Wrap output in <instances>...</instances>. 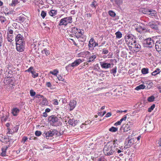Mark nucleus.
<instances>
[{"label":"nucleus","mask_w":161,"mask_h":161,"mask_svg":"<svg viewBox=\"0 0 161 161\" xmlns=\"http://www.w3.org/2000/svg\"><path fill=\"white\" fill-rule=\"evenodd\" d=\"M116 146H113L112 144L108 142L104 146L103 152L106 155L109 156L112 155L115 152Z\"/></svg>","instance_id":"1"},{"label":"nucleus","mask_w":161,"mask_h":161,"mask_svg":"<svg viewBox=\"0 0 161 161\" xmlns=\"http://www.w3.org/2000/svg\"><path fill=\"white\" fill-rule=\"evenodd\" d=\"M129 49L131 51H134L135 52H137L140 50L141 46L139 44L137 43L136 41L134 40L132 42V44L128 46Z\"/></svg>","instance_id":"2"},{"label":"nucleus","mask_w":161,"mask_h":161,"mask_svg":"<svg viewBox=\"0 0 161 161\" xmlns=\"http://www.w3.org/2000/svg\"><path fill=\"white\" fill-rule=\"evenodd\" d=\"M72 22V18L71 16L64 18L61 19L58 24V25L66 26L68 24Z\"/></svg>","instance_id":"3"},{"label":"nucleus","mask_w":161,"mask_h":161,"mask_svg":"<svg viewBox=\"0 0 161 161\" xmlns=\"http://www.w3.org/2000/svg\"><path fill=\"white\" fill-rule=\"evenodd\" d=\"M61 117L59 115H57V116L52 115L49 117V119L50 122L54 124L53 125H54L57 126L60 123L59 119Z\"/></svg>","instance_id":"4"},{"label":"nucleus","mask_w":161,"mask_h":161,"mask_svg":"<svg viewBox=\"0 0 161 161\" xmlns=\"http://www.w3.org/2000/svg\"><path fill=\"white\" fill-rule=\"evenodd\" d=\"M133 38L132 35L127 34L125 36V39L126 43L128 46H130V44H132V42L134 41L132 40Z\"/></svg>","instance_id":"5"},{"label":"nucleus","mask_w":161,"mask_h":161,"mask_svg":"<svg viewBox=\"0 0 161 161\" xmlns=\"http://www.w3.org/2000/svg\"><path fill=\"white\" fill-rule=\"evenodd\" d=\"M158 22L156 21H151L147 23V25L150 26L151 28L157 30L158 29Z\"/></svg>","instance_id":"6"},{"label":"nucleus","mask_w":161,"mask_h":161,"mask_svg":"<svg viewBox=\"0 0 161 161\" xmlns=\"http://www.w3.org/2000/svg\"><path fill=\"white\" fill-rule=\"evenodd\" d=\"M82 62V61L80 59H78L75 60L74 62L72 63L71 64H69L68 66L66 67V69L70 67H75L79 65Z\"/></svg>","instance_id":"7"},{"label":"nucleus","mask_w":161,"mask_h":161,"mask_svg":"<svg viewBox=\"0 0 161 161\" xmlns=\"http://www.w3.org/2000/svg\"><path fill=\"white\" fill-rule=\"evenodd\" d=\"M24 40V37L21 34H18L15 37L16 43H21L23 44V43H25Z\"/></svg>","instance_id":"8"},{"label":"nucleus","mask_w":161,"mask_h":161,"mask_svg":"<svg viewBox=\"0 0 161 161\" xmlns=\"http://www.w3.org/2000/svg\"><path fill=\"white\" fill-rule=\"evenodd\" d=\"M25 43H16V48L17 51L19 52H23L24 50Z\"/></svg>","instance_id":"9"},{"label":"nucleus","mask_w":161,"mask_h":161,"mask_svg":"<svg viewBox=\"0 0 161 161\" xmlns=\"http://www.w3.org/2000/svg\"><path fill=\"white\" fill-rule=\"evenodd\" d=\"M41 58L42 59H45L48 55L50 54L49 51L46 48L44 49L42 51Z\"/></svg>","instance_id":"10"},{"label":"nucleus","mask_w":161,"mask_h":161,"mask_svg":"<svg viewBox=\"0 0 161 161\" xmlns=\"http://www.w3.org/2000/svg\"><path fill=\"white\" fill-rule=\"evenodd\" d=\"M100 64L102 68L108 69L111 67V65L110 63H107L105 62H100Z\"/></svg>","instance_id":"11"},{"label":"nucleus","mask_w":161,"mask_h":161,"mask_svg":"<svg viewBox=\"0 0 161 161\" xmlns=\"http://www.w3.org/2000/svg\"><path fill=\"white\" fill-rule=\"evenodd\" d=\"M147 44L149 45V47H152L154 44V42L151 38H148L145 40Z\"/></svg>","instance_id":"12"},{"label":"nucleus","mask_w":161,"mask_h":161,"mask_svg":"<svg viewBox=\"0 0 161 161\" xmlns=\"http://www.w3.org/2000/svg\"><path fill=\"white\" fill-rule=\"evenodd\" d=\"M155 48L159 53H161V40H159L156 42Z\"/></svg>","instance_id":"13"},{"label":"nucleus","mask_w":161,"mask_h":161,"mask_svg":"<svg viewBox=\"0 0 161 161\" xmlns=\"http://www.w3.org/2000/svg\"><path fill=\"white\" fill-rule=\"evenodd\" d=\"M126 141H127L128 143L124 147V148H126L130 147L134 142V140L132 139H130L129 138H127L126 139Z\"/></svg>","instance_id":"14"},{"label":"nucleus","mask_w":161,"mask_h":161,"mask_svg":"<svg viewBox=\"0 0 161 161\" xmlns=\"http://www.w3.org/2000/svg\"><path fill=\"white\" fill-rule=\"evenodd\" d=\"M90 53L87 51H84L80 52L78 54L79 57L85 58L87 56L90 55Z\"/></svg>","instance_id":"15"},{"label":"nucleus","mask_w":161,"mask_h":161,"mask_svg":"<svg viewBox=\"0 0 161 161\" xmlns=\"http://www.w3.org/2000/svg\"><path fill=\"white\" fill-rule=\"evenodd\" d=\"M76 104V102L74 100L71 101L69 104L70 110H72L75 107Z\"/></svg>","instance_id":"16"},{"label":"nucleus","mask_w":161,"mask_h":161,"mask_svg":"<svg viewBox=\"0 0 161 161\" xmlns=\"http://www.w3.org/2000/svg\"><path fill=\"white\" fill-rule=\"evenodd\" d=\"M43 136L48 139L50 137H53L51 133V130L49 131H45L42 134Z\"/></svg>","instance_id":"17"},{"label":"nucleus","mask_w":161,"mask_h":161,"mask_svg":"<svg viewBox=\"0 0 161 161\" xmlns=\"http://www.w3.org/2000/svg\"><path fill=\"white\" fill-rule=\"evenodd\" d=\"M132 127V124H127L125 125L124 128V132H127L130 130Z\"/></svg>","instance_id":"18"},{"label":"nucleus","mask_w":161,"mask_h":161,"mask_svg":"<svg viewBox=\"0 0 161 161\" xmlns=\"http://www.w3.org/2000/svg\"><path fill=\"white\" fill-rule=\"evenodd\" d=\"M19 112V110L18 108H14L12 109V113L14 116H16L17 115Z\"/></svg>","instance_id":"19"},{"label":"nucleus","mask_w":161,"mask_h":161,"mask_svg":"<svg viewBox=\"0 0 161 161\" xmlns=\"http://www.w3.org/2000/svg\"><path fill=\"white\" fill-rule=\"evenodd\" d=\"M8 148V147L7 146H4L2 148V152L1 155L2 156H6V151Z\"/></svg>","instance_id":"20"},{"label":"nucleus","mask_w":161,"mask_h":161,"mask_svg":"<svg viewBox=\"0 0 161 161\" xmlns=\"http://www.w3.org/2000/svg\"><path fill=\"white\" fill-rule=\"evenodd\" d=\"M41 104L42 105H47L48 104V102L46 98H44L43 96V98H42V99H40Z\"/></svg>","instance_id":"21"},{"label":"nucleus","mask_w":161,"mask_h":161,"mask_svg":"<svg viewBox=\"0 0 161 161\" xmlns=\"http://www.w3.org/2000/svg\"><path fill=\"white\" fill-rule=\"evenodd\" d=\"M97 56L96 55L93 54L90 56L89 58L88 59V62H93L95 61V59L96 58Z\"/></svg>","instance_id":"22"},{"label":"nucleus","mask_w":161,"mask_h":161,"mask_svg":"<svg viewBox=\"0 0 161 161\" xmlns=\"http://www.w3.org/2000/svg\"><path fill=\"white\" fill-rule=\"evenodd\" d=\"M0 21L3 25L5 24L7 22L6 18L3 16H0Z\"/></svg>","instance_id":"23"},{"label":"nucleus","mask_w":161,"mask_h":161,"mask_svg":"<svg viewBox=\"0 0 161 161\" xmlns=\"http://www.w3.org/2000/svg\"><path fill=\"white\" fill-rule=\"evenodd\" d=\"M95 42L94 41V39L92 38L91 39L89 42L88 45L89 47H95V45H94V44Z\"/></svg>","instance_id":"24"},{"label":"nucleus","mask_w":161,"mask_h":161,"mask_svg":"<svg viewBox=\"0 0 161 161\" xmlns=\"http://www.w3.org/2000/svg\"><path fill=\"white\" fill-rule=\"evenodd\" d=\"M69 123L73 126H74L76 125L77 123V121H75V120L73 119H70L68 121Z\"/></svg>","instance_id":"25"},{"label":"nucleus","mask_w":161,"mask_h":161,"mask_svg":"<svg viewBox=\"0 0 161 161\" xmlns=\"http://www.w3.org/2000/svg\"><path fill=\"white\" fill-rule=\"evenodd\" d=\"M78 29L75 27H73L71 28V32L72 33L75 34V36H76V33H77V31Z\"/></svg>","instance_id":"26"},{"label":"nucleus","mask_w":161,"mask_h":161,"mask_svg":"<svg viewBox=\"0 0 161 161\" xmlns=\"http://www.w3.org/2000/svg\"><path fill=\"white\" fill-rule=\"evenodd\" d=\"M149 13H150L148 14L152 16H155L157 14L156 12L152 9L149 10Z\"/></svg>","instance_id":"27"},{"label":"nucleus","mask_w":161,"mask_h":161,"mask_svg":"<svg viewBox=\"0 0 161 161\" xmlns=\"http://www.w3.org/2000/svg\"><path fill=\"white\" fill-rule=\"evenodd\" d=\"M76 37L77 38H79L81 36L84 35L81 32V31L80 29H78L77 33H76Z\"/></svg>","instance_id":"28"},{"label":"nucleus","mask_w":161,"mask_h":161,"mask_svg":"<svg viewBox=\"0 0 161 161\" xmlns=\"http://www.w3.org/2000/svg\"><path fill=\"white\" fill-rule=\"evenodd\" d=\"M51 133L52 136L55 135L59 136V135L58 134H60L58 133V131L56 130H53L52 131H51Z\"/></svg>","instance_id":"29"},{"label":"nucleus","mask_w":161,"mask_h":161,"mask_svg":"<svg viewBox=\"0 0 161 161\" xmlns=\"http://www.w3.org/2000/svg\"><path fill=\"white\" fill-rule=\"evenodd\" d=\"M145 86L143 84H141L140 85L137 86L136 88L135 89L136 90L138 91L141 89H144L145 88Z\"/></svg>","instance_id":"30"},{"label":"nucleus","mask_w":161,"mask_h":161,"mask_svg":"<svg viewBox=\"0 0 161 161\" xmlns=\"http://www.w3.org/2000/svg\"><path fill=\"white\" fill-rule=\"evenodd\" d=\"M57 11L53 10H51L49 12V14L50 16H53L57 14Z\"/></svg>","instance_id":"31"},{"label":"nucleus","mask_w":161,"mask_h":161,"mask_svg":"<svg viewBox=\"0 0 161 161\" xmlns=\"http://www.w3.org/2000/svg\"><path fill=\"white\" fill-rule=\"evenodd\" d=\"M160 69H157L155 71H154L152 73V75H153L155 76L158 74L160 73Z\"/></svg>","instance_id":"32"},{"label":"nucleus","mask_w":161,"mask_h":161,"mask_svg":"<svg viewBox=\"0 0 161 161\" xmlns=\"http://www.w3.org/2000/svg\"><path fill=\"white\" fill-rule=\"evenodd\" d=\"M7 39L8 42H11L14 40V37L13 35H8Z\"/></svg>","instance_id":"33"},{"label":"nucleus","mask_w":161,"mask_h":161,"mask_svg":"<svg viewBox=\"0 0 161 161\" xmlns=\"http://www.w3.org/2000/svg\"><path fill=\"white\" fill-rule=\"evenodd\" d=\"M117 38H120L122 36V34L120 31H117L115 33Z\"/></svg>","instance_id":"34"},{"label":"nucleus","mask_w":161,"mask_h":161,"mask_svg":"<svg viewBox=\"0 0 161 161\" xmlns=\"http://www.w3.org/2000/svg\"><path fill=\"white\" fill-rule=\"evenodd\" d=\"M91 122V121L90 120H87V121L85 122V123L83 124L80 127L81 128H84V125H88L90 124Z\"/></svg>","instance_id":"35"},{"label":"nucleus","mask_w":161,"mask_h":161,"mask_svg":"<svg viewBox=\"0 0 161 161\" xmlns=\"http://www.w3.org/2000/svg\"><path fill=\"white\" fill-rule=\"evenodd\" d=\"M142 72L143 74H147L148 72V69L147 68H143L142 69Z\"/></svg>","instance_id":"36"},{"label":"nucleus","mask_w":161,"mask_h":161,"mask_svg":"<svg viewBox=\"0 0 161 161\" xmlns=\"http://www.w3.org/2000/svg\"><path fill=\"white\" fill-rule=\"evenodd\" d=\"M109 130L111 132H115L118 130V128L114 127H112L109 129Z\"/></svg>","instance_id":"37"},{"label":"nucleus","mask_w":161,"mask_h":161,"mask_svg":"<svg viewBox=\"0 0 161 161\" xmlns=\"http://www.w3.org/2000/svg\"><path fill=\"white\" fill-rule=\"evenodd\" d=\"M120 149H119L118 148H115V152H117L118 153H119L122 152H123V148L122 147H119Z\"/></svg>","instance_id":"38"},{"label":"nucleus","mask_w":161,"mask_h":161,"mask_svg":"<svg viewBox=\"0 0 161 161\" xmlns=\"http://www.w3.org/2000/svg\"><path fill=\"white\" fill-rule=\"evenodd\" d=\"M18 1V0H13L12 3L11 4V5L12 6H15L19 3Z\"/></svg>","instance_id":"39"},{"label":"nucleus","mask_w":161,"mask_h":161,"mask_svg":"<svg viewBox=\"0 0 161 161\" xmlns=\"http://www.w3.org/2000/svg\"><path fill=\"white\" fill-rule=\"evenodd\" d=\"M79 39V40L81 42H84L86 40L85 36L84 35L80 37Z\"/></svg>","instance_id":"40"},{"label":"nucleus","mask_w":161,"mask_h":161,"mask_svg":"<svg viewBox=\"0 0 161 161\" xmlns=\"http://www.w3.org/2000/svg\"><path fill=\"white\" fill-rule=\"evenodd\" d=\"M32 75V76L33 78H35L37 77L38 75V73H36L35 71H33V72H31V73Z\"/></svg>","instance_id":"41"},{"label":"nucleus","mask_w":161,"mask_h":161,"mask_svg":"<svg viewBox=\"0 0 161 161\" xmlns=\"http://www.w3.org/2000/svg\"><path fill=\"white\" fill-rule=\"evenodd\" d=\"M58 71L57 69H54L53 71H50V73L55 75L58 73Z\"/></svg>","instance_id":"42"},{"label":"nucleus","mask_w":161,"mask_h":161,"mask_svg":"<svg viewBox=\"0 0 161 161\" xmlns=\"http://www.w3.org/2000/svg\"><path fill=\"white\" fill-rule=\"evenodd\" d=\"M154 97L153 96H152L148 98L147 100L149 102H152L154 101Z\"/></svg>","instance_id":"43"},{"label":"nucleus","mask_w":161,"mask_h":161,"mask_svg":"<svg viewBox=\"0 0 161 161\" xmlns=\"http://www.w3.org/2000/svg\"><path fill=\"white\" fill-rule=\"evenodd\" d=\"M142 12L145 14H148V13H149V10H148L147 9L143 8L142 9Z\"/></svg>","instance_id":"44"},{"label":"nucleus","mask_w":161,"mask_h":161,"mask_svg":"<svg viewBox=\"0 0 161 161\" xmlns=\"http://www.w3.org/2000/svg\"><path fill=\"white\" fill-rule=\"evenodd\" d=\"M110 72L111 73L113 74L114 76H115V74L116 72V68H114L113 69H111V70Z\"/></svg>","instance_id":"45"},{"label":"nucleus","mask_w":161,"mask_h":161,"mask_svg":"<svg viewBox=\"0 0 161 161\" xmlns=\"http://www.w3.org/2000/svg\"><path fill=\"white\" fill-rule=\"evenodd\" d=\"M108 14L110 16L113 17H114L115 15V14L112 11H109L108 12Z\"/></svg>","instance_id":"46"},{"label":"nucleus","mask_w":161,"mask_h":161,"mask_svg":"<svg viewBox=\"0 0 161 161\" xmlns=\"http://www.w3.org/2000/svg\"><path fill=\"white\" fill-rule=\"evenodd\" d=\"M114 1L118 5H119L122 3V0H114Z\"/></svg>","instance_id":"47"},{"label":"nucleus","mask_w":161,"mask_h":161,"mask_svg":"<svg viewBox=\"0 0 161 161\" xmlns=\"http://www.w3.org/2000/svg\"><path fill=\"white\" fill-rule=\"evenodd\" d=\"M41 15V16L42 17V18L44 19L46 15V13L44 11H42Z\"/></svg>","instance_id":"48"},{"label":"nucleus","mask_w":161,"mask_h":161,"mask_svg":"<svg viewBox=\"0 0 161 161\" xmlns=\"http://www.w3.org/2000/svg\"><path fill=\"white\" fill-rule=\"evenodd\" d=\"M108 52V50L106 48L103 49L102 53L103 54H106Z\"/></svg>","instance_id":"49"},{"label":"nucleus","mask_w":161,"mask_h":161,"mask_svg":"<svg viewBox=\"0 0 161 161\" xmlns=\"http://www.w3.org/2000/svg\"><path fill=\"white\" fill-rule=\"evenodd\" d=\"M155 105L154 104L152 105L148 109V111L151 112L154 108Z\"/></svg>","instance_id":"50"},{"label":"nucleus","mask_w":161,"mask_h":161,"mask_svg":"<svg viewBox=\"0 0 161 161\" xmlns=\"http://www.w3.org/2000/svg\"><path fill=\"white\" fill-rule=\"evenodd\" d=\"M30 94L31 96H33L36 95V92L33 90H31L30 91Z\"/></svg>","instance_id":"51"},{"label":"nucleus","mask_w":161,"mask_h":161,"mask_svg":"<svg viewBox=\"0 0 161 161\" xmlns=\"http://www.w3.org/2000/svg\"><path fill=\"white\" fill-rule=\"evenodd\" d=\"M8 34L12 35L13 34V31L10 28L8 29Z\"/></svg>","instance_id":"52"},{"label":"nucleus","mask_w":161,"mask_h":161,"mask_svg":"<svg viewBox=\"0 0 161 161\" xmlns=\"http://www.w3.org/2000/svg\"><path fill=\"white\" fill-rule=\"evenodd\" d=\"M33 67H30L28 69L26 70L25 71L28 72H31V73L33 71Z\"/></svg>","instance_id":"53"},{"label":"nucleus","mask_w":161,"mask_h":161,"mask_svg":"<svg viewBox=\"0 0 161 161\" xmlns=\"http://www.w3.org/2000/svg\"><path fill=\"white\" fill-rule=\"evenodd\" d=\"M42 134L41 132L40 131H36L35 132V135L37 136H39Z\"/></svg>","instance_id":"54"},{"label":"nucleus","mask_w":161,"mask_h":161,"mask_svg":"<svg viewBox=\"0 0 161 161\" xmlns=\"http://www.w3.org/2000/svg\"><path fill=\"white\" fill-rule=\"evenodd\" d=\"M96 3V1L93 2L91 5L92 7L95 8L97 5Z\"/></svg>","instance_id":"55"},{"label":"nucleus","mask_w":161,"mask_h":161,"mask_svg":"<svg viewBox=\"0 0 161 161\" xmlns=\"http://www.w3.org/2000/svg\"><path fill=\"white\" fill-rule=\"evenodd\" d=\"M57 78L59 80L63 81L64 80V78L61 75H58L57 76Z\"/></svg>","instance_id":"56"},{"label":"nucleus","mask_w":161,"mask_h":161,"mask_svg":"<svg viewBox=\"0 0 161 161\" xmlns=\"http://www.w3.org/2000/svg\"><path fill=\"white\" fill-rule=\"evenodd\" d=\"M106 111H104L103 113V114H102V112H98V113H97V114L99 116H103L106 113Z\"/></svg>","instance_id":"57"},{"label":"nucleus","mask_w":161,"mask_h":161,"mask_svg":"<svg viewBox=\"0 0 161 161\" xmlns=\"http://www.w3.org/2000/svg\"><path fill=\"white\" fill-rule=\"evenodd\" d=\"M157 144L158 146L161 147V137L157 142Z\"/></svg>","instance_id":"58"},{"label":"nucleus","mask_w":161,"mask_h":161,"mask_svg":"<svg viewBox=\"0 0 161 161\" xmlns=\"http://www.w3.org/2000/svg\"><path fill=\"white\" fill-rule=\"evenodd\" d=\"M28 139V138L26 136H24L23 137L22 142H23L24 143Z\"/></svg>","instance_id":"59"},{"label":"nucleus","mask_w":161,"mask_h":161,"mask_svg":"<svg viewBox=\"0 0 161 161\" xmlns=\"http://www.w3.org/2000/svg\"><path fill=\"white\" fill-rule=\"evenodd\" d=\"M118 141L117 139L114 140V141H113V144H112V145L113 146L115 145L116 146V147H117V146H116V144H117V145H118V144L117 143Z\"/></svg>","instance_id":"60"},{"label":"nucleus","mask_w":161,"mask_h":161,"mask_svg":"<svg viewBox=\"0 0 161 161\" xmlns=\"http://www.w3.org/2000/svg\"><path fill=\"white\" fill-rule=\"evenodd\" d=\"M53 104L55 105H57L58 104V102L57 99H54L53 100Z\"/></svg>","instance_id":"61"},{"label":"nucleus","mask_w":161,"mask_h":161,"mask_svg":"<svg viewBox=\"0 0 161 161\" xmlns=\"http://www.w3.org/2000/svg\"><path fill=\"white\" fill-rule=\"evenodd\" d=\"M121 122H122L120 120L119 121L115 123L114 124V125L117 126L118 125H119L121 124Z\"/></svg>","instance_id":"62"},{"label":"nucleus","mask_w":161,"mask_h":161,"mask_svg":"<svg viewBox=\"0 0 161 161\" xmlns=\"http://www.w3.org/2000/svg\"><path fill=\"white\" fill-rule=\"evenodd\" d=\"M96 161H105V160L103 158H97Z\"/></svg>","instance_id":"63"},{"label":"nucleus","mask_w":161,"mask_h":161,"mask_svg":"<svg viewBox=\"0 0 161 161\" xmlns=\"http://www.w3.org/2000/svg\"><path fill=\"white\" fill-rule=\"evenodd\" d=\"M35 97L37 98H41L42 99V98H43V96L40 95H37L35 96Z\"/></svg>","instance_id":"64"}]
</instances>
